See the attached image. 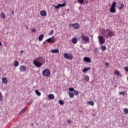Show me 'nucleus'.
Listing matches in <instances>:
<instances>
[{"mask_svg": "<svg viewBox=\"0 0 128 128\" xmlns=\"http://www.w3.org/2000/svg\"><path fill=\"white\" fill-rule=\"evenodd\" d=\"M43 58H36L33 61V64L37 68H40L43 66V64L41 62Z\"/></svg>", "mask_w": 128, "mask_h": 128, "instance_id": "nucleus-1", "label": "nucleus"}, {"mask_svg": "<svg viewBox=\"0 0 128 128\" xmlns=\"http://www.w3.org/2000/svg\"><path fill=\"white\" fill-rule=\"evenodd\" d=\"M104 36L106 38H112V36H114V31H112V30H108V29L106 30H104Z\"/></svg>", "mask_w": 128, "mask_h": 128, "instance_id": "nucleus-2", "label": "nucleus"}, {"mask_svg": "<svg viewBox=\"0 0 128 128\" xmlns=\"http://www.w3.org/2000/svg\"><path fill=\"white\" fill-rule=\"evenodd\" d=\"M51 74V72L49 69H46L42 72V75L45 77H50Z\"/></svg>", "mask_w": 128, "mask_h": 128, "instance_id": "nucleus-3", "label": "nucleus"}, {"mask_svg": "<svg viewBox=\"0 0 128 128\" xmlns=\"http://www.w3.org/2000/svg\"><path fill=\"white\" fill-rule=\"evenodd\" d=\"M81 38L84 44H86V43H90V37L88 36L82 35Z\"/></svg>", "mask_w": 128, "mask_h": 128, "instance_id": "nucleus-4", "label": "nucleus"}, {"mask_svg": "<svg viewBox=\"0 0 128 128\" xmlns=\"http://www.w3.org/2000/svg\"><path fill=\"white\" fill-rule=\"evenodd\" d=\"M64 58L68 60H72L73 58V56L72 54L65 53L64 54Z\"/></svg>", "mask_w": 128, "mask_h": 128, "instance_id": "nucleus-5", "label": "nucleus"}, {"mask_svg": "<svg viewBox=\"0 0 128 128\" xmlns=\"http://www.w3.org/2000/svg\"><path fill=\"white\" fill-rule=\"evenodd\" d=\"M56 39L55 38L54 36H52L51 38H48L46 39V42L48 43H52L53 44L56 42Z\"/></svg>", "mask_w": 128, "mask_h": 128, "instance_id": "nucleus-6", "label": "nucleus"}, {"mask_svg": "<svg viewBox=\"0 0 128 128\" xmlns=\"http://www.w3.org/2000/svg\"><path fill=\"white\" fill-rule=\"evenodd\" d=\"M98 40H99V42L100 44H104V42H106V39L102 37V36H99L98 37Z\"/></svg>", "mask_w": 128, "mask_h": 128, "instance_id": "nucleus-7", "label": "nucleus"}, {"mask_svg": "<svg viewBox=\"0 0 128 128\" xmlns=\"http://www.w3.org/2000/svg\"><path fill=\"white\" fill-rule=\"evenodd\" d=\"M19 70L20 72H25L27 70V68L25 66H21Z\"/></svg>", "mask_w": 128, "mask_h": 128, "instance_id": "nucleus-8", "label": "nucleus"}, {"mask_svg": "<svg viewBox=\"0 0 128 128\" xmlns=\"http://www.w3.org/2000/svg\"><path fill=\"white\" fill-rule=\"evenodd\" d=\"M66 6V3H62V4H58L57 6H54V7L56 9H58L60 8L64 7Z\"/></svg>", "mask_w": 128, "mask_h": 128, "instance_id": "nucleus-9", "label": "nucleus"}, {"mask_svg": "<svg viewBox=\"0 0 128 128\" xmlns=\"http://www.w3.org/2000/svg\"><path fill=\"white\" fill-rule=\"evenodd\" d=\"M40 14L41 16L43 17H46L47 16V12L46 11H45V10H42L40 12Z\"/></svg>", "mask_w": 128, "mask_h": 128, "instance_id": "nucleus-10", "label": "nucleus"}, {"mask_svg": "<svg viewBox=\"0 0 128 128\" xmlns=\"http://www.w3.org/2000/svg\"><path fill=\"white\" fill-rule=\"evenodd\" d=\"M72 26L74 28V29H78V28H80V26L78 23H74V24H72Z\"/></svg>", "mask_w": 128, "mask_h": 128, "instance_id": "nucleus-11", "label": "nucleus"}, {"mask_svg": "<svg viewBox=\"0 0 128 128\" xmlns=\"http://www.w3.org/2000/svg\"><path fill=\"white\" fill-rule=\"evenodd\" d=\"M27 110H28L27 108H24V109L20 111L19 114L22 115V114H24L26 112Z\"/></svg>", "mask_w": 128, "mask_h": 128, "instance_id": "nucleus-12", "label": "nucleus"}, {"mask_svg": "<svg viewBox=\"0 0 128 128\" xmlns=\"http://www.w3.org/2000/svg\"><path fill=\"white\" fill-rule=\"evenodd\" d=\"M83 60L85 62H91L90 58L88 57L84 58Z\"/></svg>", "mask_w": 128, "mask_h": 128, "instance_id": "nucleus-13", "label": "nucleus"}, {"mask_svg": "<svg viewBox=\"0 0 128 128\" xmlns=\"http://www.w3.org/2000/svg\"><path fill=\"white\" fill-rule=\"evenodd\" d=\"M44 34H42L41 35H40L38 37V40L40 42L42 41L44 38Z\"/></svg>", "mask_w": 128, "mask_h": 128, "instance_id": "nucleus-14", "label": "nucleus"}, {"mask_svg": "<svg viewBox=\"0 0 128 128\" xmlns=\"http://www.w3.org/2000/svg\"><path fill=\"white\" fill-rule=\"evenodd\" d=\"M2 82L4 84H7L8 82V80H7V78H2Z\"/></svg>", "mask_w": 128, "mask_h": 128, "instance_id": "nucleus-15", "label": "nucleus"}, {"mask_svg": "<svg viewBox=\"0 0 128 128\" xmlns=\"http://www.w3.org/2000/svg\"><path fill=\"white\" fill-rule=\"evenodd\" d=\"M110 10L112 14L116 13V8H114L110 7Z\"/></svg>", "mask_w": 128, "mask_h": 128, "instance_id": "nucleus-16", "label": "nucleus"}, {"mask_svg": "<svg viewBox=\"0 0 128 128\" xmlns=\"http://www.w3.org/2000/svg\"><path fill=\"white\" fill-rule=\"evenodd\" d=\"M14 65L16 67H18L19 66L20 64L18 60L14 61Z\"/></svg>", "mask_w": 128, "mask_h": 128, "instance_id": "nucleus-17", "label": "nucleus"}, {"mask_svg": "<svg viewBox=\"0 0 128 128\" xmlns=\"http://www.w3.org/2000/svg\"><path fill=\"white\" fill-rule=\"evenodd\" d=\"M78 42V39L76 38L72 39V43L74 44H76Z\"/></svg>", "mask_w": 128, "mask_h": 128, "instance_id": "nucleus-18", "label": "nucleus"}, {"mask_svg": "<svg viewBox=\"0 0 128 128\" xmlns=\"http://www.w3.org/2000/svg\"><path fill=\"white\" fill-rule=\"evenodd\" d=\"M48 97V98L50 100H54L55 98L54 96L52 94H49Z\"/></svg>", "mask_w": 128, "mask_h": 128, "instance_id": "nucleus-19", "label": "nucleus"}, {"mask_svg": "<svg viewBox=\"0 0 128 128\" xmlns=\"http://www.w3.org/2000/svg\"><path fill=\"white\" fill-rule=\"evenodd\" d=\"M69 96L70 98H74V94L73 92H69Z\"/></svg>", "mask_w": 128, "mask_h": 128, "instance_id": "nucleus-20", "label": "nucleus"}, {"mask_svg": "<svg viewBox=\"0 0 128 128\" xmlns=\"http://www.w3.org/2000/svg\"><path fill=\"white\" fill-rule=\"evenodd\" d=\"M60 50H51V52L52 53H58L59 52Z\"/></svg>", "mask_w": 128, "mask_h": 128, "instance_id": "nucleus-21", "label": "nucleus"}, {"mask_svg": "<svg viewBox=\"0 0 128 128\" xmlns=\"http://www.w3.org/2000/svg\"><path fill=\"white\" fill-rule=\"evenodd\" d=\"M90 70V68H84L83 70H82V72H86L88 70Z\"/></svg>", "mask_w": 128, "mask_h": 128, "instance_id": "nucleus-22", "label": "nucleus"}, {"mask_svg": "<svg viewBox=\"0 0 128 128\" xmlns=\"http://www.w3.org/2000/svg\"><path fill=\"white\" fill-rule=\"evenodd\" d=\"M35 93L36 94V95H38L39 96H40L42 94L41 92H40L38 90H36Z\"/></svg>", "mask_w": 128, "mask_h": 128, "instance_id": "nucleus-23", "label": "nucleus"}, {"mask_svg": "<svg viewBox=\"0 0 128 128\" xmlns=\"http://www.w3.org/2000/svg\"><path fill=\"white\" fill-rule=\"evenodd\" d=\"M0 16H1V17L2 18L3 20H5L6 19V16L5 13H2Z\"/></svg>", "mask_w": 128, "mask_h": 128, "instance_id": "nucleus-24", "label": "nucleus"}, {"mask_svg": "<svg viewBox=\"0 0 128 128\" xmlns=\"http://www.w3.org/2000/svg\"><path fill=\"white\" fill-rule=\"evenodd\" d=\"M101 50L103 52L106 51V46H101Z\"/></svg>", "mask_w": 128, "mask_h": 128, "instance_id": "nucleus-25", "label": "nucleus"}, {"mask_svg": "<svg viewBox=\"0 0 128 128\" xmlns=\"http://www.w3.org/2000/svg\"><path fill=\"white\" fill-rule=\"evenodd\" d=\"M114 74H116V76H119L120 74V72L118 70H116L114 72Z\"/></svg>", "mask_w": 128, "mask_h": 128, "instance_id": "nucleus-26", "label": "nucleus"}, {"mask_svg": "<svg viewBox=\"0 0 128 128\" xmlns=\"http://www.w3.org/2000/svg\"><path fill=\"white\" fill-rule=\"evenodd\" d=\"M116 1H114L113 3H112V5L111 6V8H116Z\"/></svg>", "mask_w": 128, "mask_h": 128, "instance_id": "nucleus-27", "label": "nucleus"}, {"mask_svg": "<svg viewBox=\"0 0 128 128\" xmlns=\"http://www.w3.org/2000/svg\"><path fill=\"white\" fill-rule=\"evenodd\" d=\"M84 80H86L87 82L90 81V77L88 76H85L84 78Z\"/></svg>", "mask_w": 128, "mask_h": 128, "instance_id": "nucleus-28", "label": "nucleus"}, {"mask_svg": "<svg viewBox=\"0 0 128 128\" xmlns=\"http://www.w3.org/2000/svg\"><path fill=\"white\" fill-rule=\"evenodd\" d=\"M88 105H90V106H94V102H92V101H90V102H88Z\"/></svg>", "mask_w": 128, "mask_h": 128, "instance_id": "nucleus-29", "label": "nucleus"}, {"mask_svg": "<svg viewBox=\"0 0 128 128\" xmlns=\"http://www.w3.org/2000/svg\"><path fill=\"white\" fill-rule=\"evenodd\" d=\"M58 103L62 106H63L64 104V102L61 100H59Z\"/></svg>", "mask_w": 128, "mask_h": 128, "instance_id": "nucleus-30", "label": "nucleus"}, {"mask_svg": "<svg viewBox=\"0 0 128 128\" xmlns=\"http://www.w3.org/2000/svg\"><path fill=\"white\" fill-rule=\"evenodd\" d=\"M124 112L125 114H128V109L127 108H125L124 109Z\"/></svg>", "mask_w": 128, "mask_h": 128, "instance_id": "nucleus-31", "label": "nucleus"}, {"mask_svg": "<svg viewBox=\"0 0 128 128\" xmlns=\"http://www.w3.org/2000/svg\"><path fill=\"white\" fill-rule=\"evenodd\" d=\"M78 2L80 4H82L84 2V0H78Z\"/></svg>", "mask_w": 128, "mask_h": 128, "instance_id": "nucleus-32", "label": "nucleus"}, {"mask_svg": "<svg viewBox=\"0 0 128 128\" xmlns=\"http://www.w3.org/2000/svg\"><path fill=\"white\" fill-rule=\"evenodd\" d=\"M2 100H3V96L2 94V92H0V101L2 102Z\"/></svg>", "mask_w": 128, "mask_h": 128, "instance_id": "nucleus-33", "label": "nucleus"}, {"mask_svg": "<svg viewBox=\"0 0 128 128\" xmlns=\"http://www.w3.org/2000/svg\"><path fill=\"white\" fill-rule=\"evenodd\" d=\"M124 3H120V8H119V9H120V10L122 9V8H124Z\"/></svg>", "mask_w": 128, "mask_h": 128, "instance_id": "nucleus-34", "label": "nucleus"}, {"mask_svg": "<svg viewBox=\"0 0 128 128\" xmlns=\"http://www.w3.org/2000/svg\"><path fill=\"white\" fill-rule=\"evenodd\" d=\"M68 90H69L70 92H74L75 90H74V88H68Z\"/></svg>", "mask_w": 128, "mask_h": 128, "instance_id": "nucleus-35", "label": "nucleus"}, {"mask_svg": "<svg viewBox=\"0 0 128 128\" xmlns=\"http://www.w3.org/2000/svg\"><path fill=\"white\" fill-rule=\"evenodd\" d=\"M54 34V30H51V31L48 34L50 36H52V35Z\"/></svg>", "mask_w": 128, "mask_h": 128, "instance_id": "nucleus-36", "label": "nucleus"}, {"mask_svg": "<svg viewBox=\"0 0 128 128\" xmlns=\"http://www.w3.org/2000/svg\"><path fill=\"white\" fill-rule=\"evenodd\" d=\"M74 94L75 95L78 96V95L80 92H78V91L74 90Z\"/></svg>", "mask_w": 128, "mask_h": 128, "instance_id": "nucleus-37", "label": "nucleus"}, {"mask_svg": "<svg viewBox=\"0 0 128 128\" xmlns=\"http://www.w3.org/2000/svg\"><path fill=\"white\" fill-rule=\"evenodd\" d=\"M119 94L120 95H122L123 96H126V92H120L119 93Z\"/></svg>", "mask_w": 128, "mask_h": 128, "instance_id": "nucleus-38", "label": "nucleus"}, {"mask_svg": "<svg viewBox=\"0 0 128 128\" xmlns=\"http://www.w3.org/2000/svg\"><path fill=\"white\" fill-rule=\"evenodd\" d=\"M34 98H32L30 100V102H29V105H31L32 104V103L33 102H34Z\"/></svg>", "mask_w": 128, "mask_h": 128, "instance_id": "nucleus-39", "label": "nucleus"}, {"mask_svg": "<svg viewBox=\"0 0 128 128\" xmlns=\"http://www.w3.org/2000/svg\"><path fill=\"white\" fill-rule=\"evenodd\" d=\"M98 48H94V53L95 54H97L98 52Z\"/></svg>", "mask_w": 128, "mask_h": 128, "instance_id": "nucleus-40", "label": "nucleus"}, {"mask_svg": "<svg viewBox=\"0 0 128 128\" xmlns=\"http://www.w3.org/2000/svg\"><path fill=\"white\" fill-rule=\"evenodd\" d=\"M105 66H106V67H107V68L110 67V64H108V62H106V63L105 64Z\"/></svg>", "mask_w": 128, "mask_h": 128, "instance_id": "nucleus-41", "label": "nucleus"}, {"mask_svg": "<svg viewBox=\"0 0 128 128\" xmlns=\"http://www.w3.org/2000/svg\"><path fill=\"white\" fill-rule=\"evenodd\" d=\"M72 122V120H68V124H70Z\"/></svg>", "mask_w": 128, "mask_h": 128, "instance_id": "nucleus-42", "label": "nucleus"}, {"mask_svg": "<svg viewBox=\"0 0 128 128\" xmlns=\"http://www.w3.org/2000/svg\"><path fill=\"white\" fill-rule=\"evenodd\" d=\"M124 70L128 72V67H125Z\"/></svg>", "mask_w": 128, "mask_h": 128, "instance_id": "nucleus-43", "label": "nucleus"}, {"mask_svg": "<svg viewBox=\"0 0 128 128\" xmlns=\"http://www.w3.org/2000/svg\"><path fill=\"white\" fill-rule=\"evenodd\" d=\"M72 24H69V25H68V28H72Z\"/></svg>", "mask_w": 128, "mask_h": 128, "instance_id": "nucleus-44", "label": "nucleus"}, {"mask_svg": "<svg viewBox=\"0 0 128 128\" xmlns=\"http://www.w3.org/2000/svg\"><path fill=\"white\" fill-rule=\"evenodd\" d=\"M36 30H35V29L34 28H33L32 30V32H36Z\"/></svg>", "mask_w": 128, "mask_h": 128, "instance_id": "nucleus-45", "label": "nucleus"}, {"mask_svg": "<svg viewBox=\"0 0 128 128\" xmlns=\"http://www.w3.org/2000/svg\"><path fill=\"white\" fill-rule=\"evenodd\" d=\"M12 14L14 15V11H12Z\"/></svg>", "mask_w": 128, "mask_h": 128, "instance_id": "nucleus-46", "label": "nucleus"}, {"mask_svg": "<svg viewBox=\"0 0 128 128\" xmlns=\"http://www.w3.org/2000/svg\"><path fill=\"white\" fill-rule=\"evenodd\" d=\"M2 45V42H0V46H1Z\"/></svg>", "mask_w": 128, "mask_h": 128, "instance_id": "nucleus-47", "label": "nucleus"}, {"mask_svg": "<svg viewBox=\"0 0 128 128\" xmlns=\"http://www.w3.org/2000/svg\"><path fill=\"white\" fill-rule=\"evenodd\" d=\"M46 44V42H44L43 43V44L44 45V44Z\"/></svg>", "mask_w": 128, "mask_h": 128, "instance_id": "nucleus-48", "label": "nucleus"}, {"mask_svg": "<svg viewBox=\"0 0 128 128\" xmlns=\"http://www.w3.org/2000/svg\"><path fill=\"white\" fill-rule=\"evenodd\" d=\"M20 52H21V54H22V53H24V51L22 50V51H20Z\"/></svg>", "mask_w": 128, "mask_h": 128, "instance_id": "nucleus-49", "label": "nucleus"}, {"mask_svg": "<svg viewBox=\"0 0 128 128\" xmlns=\"http://www.w3.org/2000/svg\"><path fill=\"white\" fill-rule=\"evenodd\" d=\"M127 79H128V76Z\"/></svg>", "mask_w": 128, "mask_h": 128, "instance_id": "nucleus-50", "label": "nucleus"}]
</instances>
